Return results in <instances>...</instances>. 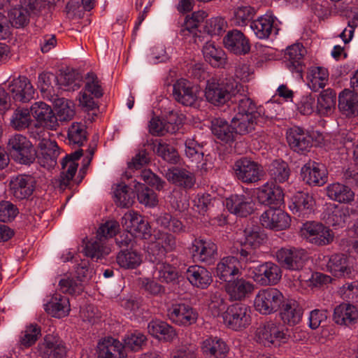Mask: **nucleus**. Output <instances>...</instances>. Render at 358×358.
Here are the masks:
<instances>
[{"instance_id":"50","label":"nucleus","mask_w":358,"mask_h":358,"mask_svg":"<svg viewBox=\"0 0 358 358\" xmlns=\"http://www.w3.org/2000/svg\"><path fill=\"white\" fill-rule=\"evenodd\" d=\"M338 108L346 116L358 115V97L344 90L338 96Z\"/></svg>"},{"instance_id":"31","label":"nucleus","mask_w":358,"mask_h":358,"mask_svg":"<svg viewBox=\"0 0 358 358\" xmlns=\"http://www.w3.org/2000/svg\"><path fill=\"white\" fill-rule=\"evenodd\" d=\"M278 310L283 324L290 327L299 324L302 318V308L296 301L292 299H284Z\"/></svg>"},{"instance_id":"58","label":"nucleus","mask_w":358,"mask_h":358,"mask_svg":"<svg viewBox=\"0 0 358 358\" xmlns=\"http://www.w3.org/2000/svg\"><path fill=\"white\" fill-rule=\"evenodd\" d=\"M85 255L92 259H101L108 255L110 252V248L107 247L103 240L99 239L90 241L84 248Z\"/></svg>"},{"instance_id":"57","label":"nucleus","mask_w":358,"mask_h":358,"mask_svg":"<svg viewBox=\"0 0 358 358\" xmlns=\"http://www.w3.org/2000/svg\"><path fill=\"white\" fill-rule=\"evenodd\" d=\"M268 172L271 179L275 182L282 183L289 178L290 171L285 162L276 159L270 164Z\"/></svg>"},{"instance_id":"51","label":"nucleus","mask_w":358,"mask_h":358,"mask_svg":"<svg viewBox=\"0 0 358 358\" xmlns=\"http://www.w3.org/2000/svg\"><path fill=\"white\" fill-rule=\"evenodd\" d=\"M308 87L314 92L323 89L328 83L329 72L325 68L320 66L312 67L308 76Z\"/></svg>"},{"instance_id":"52","label":"nucleus","mask_w":358,"mask_h":358,"mask_svg":"<svg viewBox=\"0 0 358 358\" xmlns=\"http://www.w3.org/2000/svg\"><path fill=\"white\" fill-rule=\"evenodd\" d=\"M154 275L158 280L165 283H174L178 278L177 268L164 262L155 266Z\"/></svg>"},{"instance_id":"40","label":"nucleus","mask_w":358,"mask_h":358,"mask_svg":"<svg viewBox=\"0 0 358 358\" xmlns=\"http://www.w3.org/2000/svg\"><path fill=\"white\" fill-rule=\"evenodd\" d=\"M45 310L52 317L57 318L64 317L70 311L69 300L66 296L55 293L50 301L45 304Z\"/></svg>"},{"instance_id":"12","label":"nucleus","mask_w":358,"mask_h":358,"mask_svg":"<svg viewBox=\"0 0 358 358\" xmlns=\"http://www.w3.org/2000/svg\"><path fill=\"white\" fill-rule=\"evenodd\" d=\"M233 169L237 179L244 183H255L261 180V166L248 158L243 157L237 160Z\"/></svg>"},{"instance_id":"34","label":"nucleus","mask_w":358,"mask_h":358,"mask_svg":"<svg viewBox=\"0 0 358 358\" xmlns=\"http://www.w3.org/2000/svg\"><path fill=\"white\" fill-rule=\"evenodd\" d=\"M20 6L11 8L8 12L9 22H26L36 14L37 0H21Z\"/></svg>"},{"instance_id":"7","label":"nucleus","mask_w":358,"mask_h":358,"mask_svg":"<svg viewBox=\"0 0 358 358\" xmlns=\"http://www.w3.org/2000/svg\"><path fill=\"white\" fill-rule=\"evenodd\" d=\"M103 94V90L97 76L93 73H87L85 79V87L80 93V105L89 110L97 107L94 98L99 99Z\"/></svg>"},{"instance_id":"4","label":"nucleus","mask_w":358,"mask_h":358,"mask_svg":"<svg viewBox=\"0 0 358 358\" xmlns=\"http://www.w3.org/2000/svg\"><path fill=\"white\" fill-rule=\"evenodd\" d=\"M284 298L282 293L276 288L262 289L255 297L254 307L262 315H271L278 310Z\"/></svg>"},{"instance_id":"53","label":"nucleus","mask_w":358,"mask_h":358,"mask_svg":"<svg viewBox=\"0 0 358 358\" xmlns=\"http://www.w3.org/2000/svg\"><path fill=\"white\" fill-rule=\"evenodd\" d=\"M157 224L164 229L174 234H180L185 231V227L177 217L168 213H162L155 218Z\"/></svg>"},{"instance_id":"63","label":"nucleus","mask_w":358,"mask_h":358,"mask_svg":"<svg viewBox=\"0 0 358 358\" xmlns=\"http://www.w3.org/2000/svg\"><path fill=\"white\" fill-rule=\"evenodd\" d=\"M31 116L27 109L16 110L10 119V125L16 130L24 129L29 127Z\"/></svg>"},{"instance_id":"16","label":"nucleus","mask_w":358,"mask_h":358,"mask_svg":"<svg viewBox=\"0 0 358 358\" xmlns=\"http://www.w3.org/2000/svg\"><path fill=\"white\" fill-rule=\"evenodd\" d=\"M169 319L179 326H189L196 322L198 313L188 304L180 303L172 304L167 310Z\"/></svg>"},{"instance_id":"35","label":"nucleus","mask_w":358,"mask_h":358,"mask_svg":"<svg viewBox=\"0 0 358 358\" xmlns=\"http://www.w3.org/2000/svg\"><path fill=\"white\" fill-rule=\"evenodd\" d=\"M173 95L175 99L184 106H192L197 99V94L190 83L180 79L173 87Z\"/></svg>"},{"instance_id":"55","label":"nucleus","mask_w":358,"mask_h":358,"mask_svg":"<svg viewBox=\"0 0 358 358\" xmlns=\"http://www.w3.org/2000/svg\"><path fill=\"white\" fill-rule=\"evenodd\" d=\"M68 143L71 146L81 147L87 141L86 127L81 122H73L67 131Z\"/></svg>"},{"instance_id":"2","label":"nucleus","mask_w":358,"mask_h":358,"mask_svg":"<svg viewBox=\"0 0 358 358\" xmlns=\"http://www.w3.org/2000/svg\"><path fill=\"white\" fill-rule=\"evenodd\" d=\"M289 338V330L283 324L269 321L259 326L255 332L257 343L270 347L280 346L285 343Z\"/></svg>"},{"instance_id":"26","label":"nucleus","mask_w":358,"mask_h":358,"mask_svg":"<svg viewBox=\"0 0 358 358\" xmlns=\"http://www.w3.org/2000/svg\"><path fill=\"white\" fill-rule=\"evenodd\" d=\"M36 185V178L31 175L20 174L16 176L10 183L13 196L18 200L29 198Z\"/></svg>"},{"instance_id":"59","label":"nucleus","mask_w":358,"mask_h":358,"mask_svg":"<svg viewBox=\"0 0 358 358\" xmlns=\"http://www.w3.org/2000/svg\"><path fill=\"white\" fill-rule=\"evenodd\" d=\"M185 155L192 162L199 164L203 158V143H198L195 137L187 138L185 141Z\"/></svg>"},{"instance_id":"62","label":"nucleus","mask_w":358,"mask_h":358,"mask_svg":"<svg viewBox=\"0 0 358 358\" xmlns=\"http://www.w3.org/2000/svg\"><path fill=\"white\" fill-rule=\"evenodd\" d=\"M146 336L139 331L128 333L124 339V348H127L131 351L140 350L145 343Z\"/></svg>"},{"instance_id":"44","label":"nucleus","mask_w":358,"mask_h":358,"mask_svg":"<svg viewBox=\"0 0 358 358\" xmlns=\"http://www.w3.org/2000/svg\"><path fill=\"white\" fill-rule=\"evenodd\" d=\"M212 133L218 139L225 143L232 142L235 138V131L232 124L222 118H215L211 121Z\"/></svg>"},{"instance_id":"45","label":"nucleus","mask_w":358,"mask_h":358,"mask_svg":"<svg viewBox=\"0 0 358 358\" xmlns=\"http://www.w3.org/2000/svg\"><path fill=\"white\" fill-rule=\"evenodd\" d=\"M336 93L332 89L323 90L317 98L316 113L320 115L331 114L336 108Z\"/></svg>"},{"instance_id":"11","label":"nucleus","mask_w":358,"mask_h":358,"mask_svg":"<svg viewBox=\"0 0 358 358\" xmlns=\"http://www.w3.org/2000/svg\"><path fill=\"white\" fill-rule=\"evenodd\" d=\"M275 257L282 268L290 271H299L304 266L306 252L301 248H282L276 252Z\"/></svg>"},{"instance_id":"54","label":"nucleus","mask_w":358,"mask_h":358,"mask_svg":"<svg viewBox=\"0 0 358 358\" xmlns=\"http://www.w3.org/2000/svg\"><path fill=\"white\" fill-rule=\"evenodd\" d=\"M83 84V78L76 71H69L58 77V87L64 91H75Z\"/></svg>"},{"instance_id":"30","label":"nucleus","mask_w":358,"mask_h":358,"mask_svg":"<svg viewBox=\"0 0 358 358\" xmlns=\"http://www.w3.org/2000/svg\"><path fill=\"white\" fill-rule=\"evenodd\" d=\"M228 210L241 217H246L254 210V203L250 197L244 194H232L225 200Z\"/></svg>"},{"instance_id":"3","label":"nucleus","mask_w":358,"mask_h":358,"mask_svg":"<svg viewBox=\"0 0 358 358\" xmlns=\"http://www.w3.org/2000/svg\"><path fill=\"white\" fill-rule=\"evenodd\" d=\"M222 319L227 328L234 331L243 330L251 324V308L241 303L230 305L222 313Z\"/></svg>"},{"instance_id":"22","label":"nucleus","mask_w":358,"mask_h":358,"mask_svg":"<svg viewBox=\"0 0 358 358\" xmlns=\"http://www.w3.org/2000/svg\"><path fill=\"white\" fill-rule=\"evenodd\" d=\"M303 180L311 186H322L327 181V171L324 164L308 162L301 169Z\"/></svg>"},{"instance_id":"48","label":"nucleus","mask_w":358,"mask_h":358,"mask_svg":"<svg viewBox=\"0 0 358 358\" xmlns=\"http://www.w3.org/2000/svg\"><path fill=\"white\" fill-rule=\"evenodd\" d=\"M259 117L241 113L235 114L231 120V124L236 134L245 135L253 131Z\"/></svg>"},{"instance_id":"9","label":"nucleus","mask_w":358,"mask_h":358,"mask_svg":"<svg viewBox=\"0 0 358 358\" xmlns=\"http://www.w3.org/2000/svg\"><path fill=\"white\" fill-rule=\"evenodd\" d=\"M251 271V278L255 282L262 286L275 285L281 279L280 268L273 262H267L254 268Z\"/></svg>"},{"instance_id":"64","label":"nucleus","mask_w":358,"mask_h":358,"mask_svg":"<svg viewBox=\"0 0 358 358\" xmlns=\"http://www.w3.org/2000/svg\"><path fill=\"white\" fill-rule=\"evenodd\" d=\"M341 298L350 303H358V282L343 285L339 289Z\"/></svg>"},{"instance_id":"32","label":"nucleus","mask_w":358,"mask_h":358,"mask_svg":"<svg viewBox=\"0 0 358 358\" xmlns=\"http://www.w3.org/2000/svg\"><path fill=\"white\" fill-rule=\"evenodd\" d=\"M31 115L44 127L56 130L59 126L51 107L44 102H36L31 107Z\"/></svg>"},{"instance_id":"37","label":"nucleus","mask_w":358,"mask_h":358,"mask_svg":"<svg viewBox=\"0 0 358 358\" xmlns=\"http://www.w3.org/2000/svg\"><path fill=\"white\" fill-rule=\"evenodd\" d=\"M333 319L337 324L350 327L357 322L358 309L351 303H341L334 308Z\"/></svg>"},{"instance_id":"19","label":"nucleus","mask_w":358,"mask_h":358,"mask_svg":"<svg viewBox=\"0 0 358 358\" xmlns=\"http://www.w3.org/2000/svg\"><path fill=\"white\" fill-rule=\"evenodd\" d=\"M326 271L336 278H350L354 271L347 255L341 253L324 257Z\"/></svg>"},{"instance_id":"36","label":"nucleus","mask_w":358,"mask_h":358,"mask_svg":"<svg viewBox=\"0 0 358 358\" xmlns=\"http://www.w3.org/2000/svg\"><path fill=\"white\" fill-rule=\"evenodd\" d=\"M166 178L175 185L185 189L192 188L196 182L195 176L192 172L180 167L168 169Z\"/></svg>"},{"instance_id":"14","label":"nucleus","mask_w":358,"mask_h":358,"mask_svg":"<svg viewBox=\"0 0 358 358\" xmlns=\"http://www.w3.org/2000/svg\"><path fill=\"white\" fill-rule=\"evenodd\" d=\"M8 90L16 102L27 103L34 99L35 94V89L31 81L24 76H20L10 81Z\"/></svg>"},{"instance_id":"29","label":"nucleus","mask_w":358,"mask_h":358,"mask_svg":"<svg viewBox=\"0 0 358 358\" xmlns=\"http://www.w3.org/2000/svg\"><path fill=\"white\" fill-rule=\"evenodd\" d=\"M224 47L236 55H245L250 50L249 40L240 31H229L223 38Z\"/></svg>"},{"instance_id":"46","label":"nucleus","mask_w":358,"mask_h":358,"mask_svg":"<svg viewBox=\"0 0 358 358\" xmlns=\"http://www.w3.org/2000/svg\"><path fill=\"white\" fill-rule=\"evenodd\" d=\"M232 101L236 103V106L234 108L235 114L241 113L244 115L260 117V113L255 102L241 92H236Z\"/></svg>"},{"instance_id":"15","label":"nucleus","mask_w":358,"mask_h":358,"mask_svg":"<svg viewBox=\"0 0 358 358\" xmlns=\"http://www.w3.org/2000/svg\"><path fill=\"white\" fill-rule=\"evenodd\" d=\"M122 224L126 230L143 239L151 236V227L143 217L134 210L126 213L122 218Z\"/></svg>"},{"instance_id":"1","label":"nucleus","mask_w":358,"mask_h":358,"mask_svg":"<svg viewBox=\"0 0 358 358\" xmlns=\"http://www.w3.org/2000/svg\"><path fill=\"white\" fill-rule=\"evenodd\" d=\"M244 91L243 87L231 78H212L208 80L205 89L206 100L215 106L226 103L236 92Z\"/></svg>"},{"instance_id":"17","label":"nucleus","mask_w":358,"mask_h":358,"mask_svg":"<svg viewBox=\"0 0 358 358\" xmlns=\"http://www.w3.org/2000/svg\"><path fill=\"white\" fill-rule=\"evenodd\" d=\"M224 290L231 301H241L248 298L255 290V285L243 278L229 280L224 285Z\"/></svg>"},{"instance_id":"42","label":"nucleus","mask_w":358,"mask_h":358,"mask_svg":"<svg viewBox=\"0 0 358 358\" xmlns=\"http://www.w3.org/2000/svg\"><path fill=\"white\" fill-rule=\"evenodd\" d=\"M326 222L329 225L342 228L350 217L348 207H339L335 204L327 208L325 216Z\"/></svg>"},{"instance_id":"10","label":"nucleus","mask_w":358,"mask_h":358,"mask_svg":"<svg viewBox=\"0 0 358 358\" xmlns=\"http://www.w3.org/2000/svg\"><path fill=\"white\" fill-rule=\"evenodd\" d=\"M189 251L194 262L211 264L217 255V246L211 240L195 238L191 244Z\"/></svg>"},{"instance_id":"49","label":"nucleus","mask_w":358,"mask_h":358,"mask_svg":"<svg viewBox=\"0 0 358 358\" xmlns=\"http://www.w3.org/2000/svg\"><path fill=\"white\" fill-rule=\"evenodd\" d=\"M203 54L207 62L214 67H220L225 64L226 57L224 50L214 42L207 41L203 47Z\"/></svg>"},{"instance_id":"41","label":"nucleus","mask_w":358,"mask_h":358,"mask_svg":"<svg viewBox=\"0 0 358 358\" xmlns=\"http://www.w3.org/2000/svg\"><path fill=\"white\" fill-rule=\"evenodd\" d=\"M327 195L331 200L339 203H350L354 200L355 193L347 185L334 182L327 187Z\"/></svg>"},{"instance_id":"5","label":"nucleus","mask_w":358,"mask_h":358,"mask_svg":"<svg viewBox=\"0 0 358 358\" xmlns=\"http://www.w3.org/2000/svg\"><path fill=\"white\" fill-rule=\"evenodd\" d=\"M8 149L15 161L23 164H30L36 157V152L32 143L24 136L19 134L8 138Z\"/></svg>"},{"instance_id":"27","label":"nucleus","mask_w":358,"mask_h":358,"mask_svg":"<svg viewBox=\"0 0 358 358\" xmlns=\"http://www.w3.org/2000/svg\"><path fill=\"white\" fill-rule=\"evenodd\" d=\"M99 358H127L123 344L110 336L101 338L97 345Z\"/></svg>"},{"instance_id":"43","label":"nucleus","mask_w":358,"mask_h":358,"mask_svg":"<svg viewBox=\"0 0 358 358\" xmlns=\"http://www.w3.org/2000/svg\"><path fill=\"white\" fill-rule=\"evenodd\" d=\"M148 332L154 337L165 341H172L176 336L174 328L161 320H152L149 322Z\"/></svg>"},{"instance_id":"47","label":"nucleus","mask_w":358,"mask_h":358,"mask_svg":"<svg viewBox=\"0 0 358 358\" xmlns=\"http://www.w3.org/2000/svg\"><path fill=\"white\" fill-rule=\"evenodd\" d=\"M117 264L126 269H135L143 262V255L136 250H122L117 255Z\"/></svg>"},{"instance_id":"18","label":"nucleus","mask_w":358,"mask_h":358,"mask_svg":"<svg viewBox=\"0 0 358 358\" xmlns=\"http://www.w3.org/2000/svg\"><path fill=\"white\" fill-rule=\"evenodd\" d=\"M284 192L281 187L273 182H266L257 189V199L263 205L280 207L284 203Z\"/></svg>"},{"instance_id":"13","label":"nucleus","mask_w":358,"mask_h":358,"mask_svg":"<svg viewBox=\"0 0 358 358\" xmlns=\"http://www.w3.org/2000/svg\"><path fill=\"white\" fill-rule=\"evenodd\" d=\"M261 224L267 229L284 230L290 226V216L279 207H271L265 210L259 218Z\"/></svg>"},{"instance_id":"25","label":"nucleus","mask_w":358,"mask_h":358,"mask_svg":"<svg viewBox=\"0 0 358 358\" xmlns=\"http://www.w3.org/2000/svg\"><path fill=\"white\" fill-rule=\"evenodd\" d=\"M315 205L313 196L308 192H298L292 199L289 209L299 217L308 218L314 213Z\"/></svg>"},{"instance_id":"38","label":"nucleus","mask_w":358,"mask_h":358,"mask_svg":"<svg viewBox=\"0 0 358 358\" xmlns=\"http://www.w3.org/2000/svg\"><path fill=\"white\" fill-rule=\"evenodd\" d=\"M241 265L238 258L233 256L223 257L217 263L215 273L216 275L226 282L231 277L241 274Z\"/></svg>"},{"instance_id":"8","label":"nucleus","mask_w":358,"mask_h":358,"mask_svg":"<svg viewBox=\"0 0 358 358\" xmlns=\"http://www.w3.org/2000/svg\"><path fill=\"white\" fill-rule=\"evenodd\" d=\"M244 241L240 242L241 248L239 253L241 260L248 262H255L257 256L255 249L259 247L265 239V234L262 233L259 229H246L243 231Z\"/></svg>"},{"instance_id":"21","label":"nucleus","mask_w":358,"mask_h":358,"mask_svg":"<svg viewBox=\"0 0 358 358\" xmlns=\"http://www.w3.org/2000/svg\"><path fill=\"white\" fill-rule=\"evenodd\" d=\"M287 141L289 147L298 153H304L312 147V137L303 128L294 126L287 131Z\"/></svg>"},{"instance_id":"33","label":"nucleus","mask_w":358,"mask_h":358,"mask_svg":"<svg viewBox=\"0 0 358 358\" xmlns=\"http://www.w3.org/2000/svg\"><path fill=\"white\" fill-rule=\"evenodd\" d=\"M185 274L189 283L199 289H206L213 282L211 273L206 267L197 264L189 266Z\"/></svg>"},{"instance_id":"6","label":"nucleus","mask_w":358,"mask_h":358,"mask_svg":"<svg viewBox=\"0 0 358 358\" xmlns=\"http://www.w3.org/2000/svg\"><path fill=\"white\" fill-rule=\"evenodd\" d=\"M300 232L304 239L317 246L329 245L334 238V234L329 227L316 221L303 223Z\"/></svg>"},{"instance_id":"39","label":"nucleus","mask_w":358,"mask_h":358,"mask_svg":"<svg viewBox=\"0 0 358 358\" xmlns=\"http://www.w3.org/2000/svg\"><path fill=\"white\" fill-rule=\"evenodd\" d=\"M83 155V150L78 149L62 159L61 165L64 170L61 176V185L67 186L74 177L78 164L76 162Z\"/></svg>"},{"instance_id":"20","label":"nucleus","mask_w":358,"mask_h":358,"mask_svg":"<svg viewBox=\"0 0 358 358\" xmlns=\"http://www.w3.org/2000/svg\"><path fill=\"white\" fill-rule=\"evenodd\" d=\"M38 141L39 151L37 155L38 163L47 169L54 167L57 164V159L60 154L57 143L46 138L41 139V136H38Z\"/></svg>"},{"instance_id":"56","label":"nucleus","mask_w":358,"mask_h":358,"mask_svg":"<svg viewBox=\"0 0 358 358\" xmlns=\"http://www.w3.org/2000/svg\"><path fill=\"white\" fill-rule=\"evenodd\" d=\"M137 199L139 203L148 207H154L158 203V199L155 191L144 184L136 182L134 185Z\"/></svg>"},{"instance_id":"61","label":"nucleus","mask_w":358,"mask_h":358,"mask_svg":"<svg viewBox=\"0 0 358 358\" xmlns=\"http://www.w3.org/2000/svg\"><path fill=\"white\" fill-rule=\"evenodd\" d=\"M305 50L300 43L293 44L287 48L285 53V58L294 69L298 71V68L302 64L303 57Z\"/></svg>"},{"instance_id":"23","label":"nucleus","mask_w":358,"mask_h":358,"mask_svg":"<svg viewBox=\"0 0 358 358\" xmlns=\"http://www.w3.org/2000/svg\"><path fill=\"white\" fill-rule=\"evenodd\" d=\"M221 24H182L180 30L184 36H192L194 43L201 42L204 34L219 35L222 31Z\"/></svg>"},{"instance_id":"28","label":"nucleus","mask_w":358,"mask_h":358,"mask_svg":"<svg viewBox=\"0 0 358 358\" xmlns=\"http://www.w3.org/2000/svg\"><path fill=\"white\" fill-rule=\"evenodd\" d=\"M201 350L207 358H225L229 348L223 339L209 336L201 341Z\"/></svg>"},{"instance_id":"24","label":"nucleus","mask_w":358,"mask_h":358,"mask_svg":"<svg viewBox=\"0 0 358 358\" xmlns=\"http://www.w3.org/2000/svg\"><path fill=\"white\" fill-rule=\"evenodd\" d=\"M236 22H275L278 20L273 11L268 10L264 15H257L255 8L250 6H241L234 10Z\"/></svg>"},{"instance_id":"60","label":"nucleus","mask_w":358,"mask_h":358,"mask_svg":"<svg viewBox=\"0 0 358 358\" xmlns=\"http://www.w3.org/2000/svg\"><path fill=\"white\" fill-rule=\"evenodd\" d=\"M153 150L158 156L169 163L176 164L178 162L179 156L177 150L166 143L157 141L154 144Z\"/></svg>"}]
</instances>
